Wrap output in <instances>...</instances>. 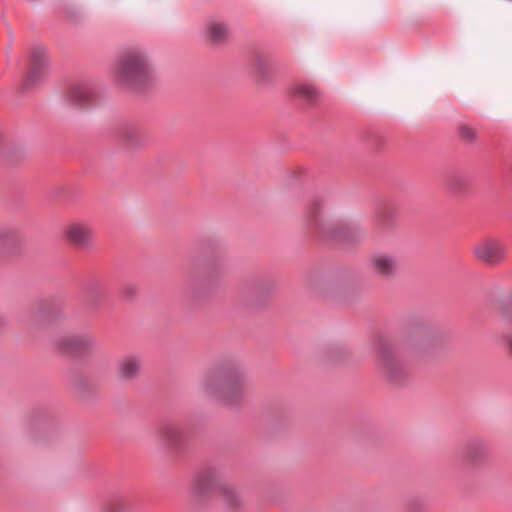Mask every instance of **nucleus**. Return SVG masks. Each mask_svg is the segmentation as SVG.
Masks as SVG:
<instances>
[{
	"instance_id": "1a4fd4ad",
	"label": "nucleus",
	"mask_w": 512,
	"mask_h": 512,
	"mask_svg": "<svg viewBox=\"0 0 512 512\" xmlns=\"http://www.w3.org/2000/svg\"><path fill=\"white\" fill-rule=\"evenodd\" d=\"M141 358L134 354L123 356L117 363L116 374L121 381L130 382L136 379L141 371Z\"/></svg>"
},
{
	"instance_id": "f257e3e1",
	"label": "nucleus",
	"mask_w": 512,
	"mask_h": 512,
	"mask_svg": "<svg viewBox=\"0 0 512 512\" xmlns=\"http://www.w3.org/2000/svg\"><path fill=\"white\" fill-rule=\"evenodd\" d=\"M154 60L145 48H130L117 58L113 77L117 86L123 89H140L150 85L155 79Z\"/></svg>"
},
{
	"instance_id": "9d476101",
	"label": "nucleus",
	"mask_w": 512,
	"mask_h": 512,
	"mask_svg": "<svg viewBox=\"0 0 512 512\" xmlns=\"http://www.w3.org/2000/svg\"><path fill=\"white\" fill-rule=\"evenodd\" d=\"M93 340L89 336L80 334L64 335L56 339L55 346L62 352L71 353L90 347Z\"/></svg>"
},
{
	"instance_id": "4468645a",
	"label": "nucleus",
	"mask_w": 512,
	"mask_h": 512,
	"mask_svg": "<svg viewBox=\"0 0 512 512\" xmlns=\"http://www.w3.org/2000/svg\"><path fill=\"white\" fill-rule=\"evenodd\" d=\"M69 96L77 104H86L92 101L93 91L86 85H76L70 89Z\"/></svg>"
},
{
	"instance_id": "ddd939ff",
	"label": "nucleus",
	"mask_w": 512,
	"mask_h": 512,
	"mask_svg": "<svg viewBox=\"0 0 512 512\" xmlns=\"http://www.w3.org/2000/svg\"><path fill=\"white\" fill-rule=\"evenodd\" d=\"M292 93H293V95H295L303 100H306L308 102H313V101L317 100V98L319 96V91L317 90V88L310 83L296 84L292 88Z\"/></svg>"
},
{
	"instance_id": "f3484780",
	"label": "nucleus",
	"mask_w": 512,
	"mask_h": 512,
	"mask_svg": "<svg viewBox=\"0 0 512 512\" xmlns=\"http://www.w3.org/2000/svg\"><path fill=\"white\" fill-rule=\"evenodd\" d=\"M505 349L508 356L512 359V333L505 337Z\"/></svg>"
},
{
	"instance_id": "9b49d317",
	"label": "nucleus",
	"mask_w": 512,
	"mask_h": 512,
	"mask_svg": "<svg viewBox=\"0 0 512 512\" xmlns=\"http://www.w3.org/2000/svg\"><path fill=\"white\" fill-rule=\"evenodd\" d=\"M230 35V29L227 23L220 20H209L204 26V36L212 44L224 43Z\"/></svg>"
},
{
	"instance_id": "f8f14e48",
	"label": "nucleus",
	"mask_w": 512,
	"mask_h": 512,
	"mask_svg": "<svg viewBox=\"0 0 512 512\" xmlns=\"http://www.w3.org/2000/svg\"><path fill=\"white\" fill-rule=\"evenodd\" d=\"M160 442L169 447L178 446L183 438V431L176 424H168L161 427L158 431Z\"/></svg>"
},
{
	"instance_id": "a211bd4d",
	"label": "nucleus",
	"mask_w": 512,
	"mask_h": 512,
	"mask_svg": "<svg viewBox=\"0 0 512 512\" xmlns=\"http://www.w3.org/2000/svg\"><path fill=\"white\" fill-rule=\"evenodd\" d=\"M5 318L4 316L0 313V327L3 326L5 324Z\"/></svg>"
},
{
	"instance_id": "7ed1b4c3",
	"label": "nucleus",
	"mask_w": 512,
	"mask_h": 512,
	"mask_svg": "<svg viewBox=\"0 0 512 512\" xmlns=\"http://www.w3.org/2000/svg\"><path fill=\"white\" fill-rule=\"evenodd\" d=\"M191 489L195 496L203 497L218 492L231 506L241 503V496L238 491L224 483L220 475L214 470L200 472L195 477Z\"/></svg>"
},
{
	"instance_id": "6ab92c4d",
	"label": "nucleus",
	"mask_w": 512,
	"mask_h": 512,
	"mask_svg": "<svg viewBox=\"0 0 512 512\" xmlns=\"http://www.w3.org/2000/svg\"><path fill=\"white\" fill-rule=\"evenodd\" d=\"M509 323L512 326V314L509 316Z\"/></svg>"
},
{
	"instance_id": "6e6552de",
	"label": "nucleus",
	"mask_w": 512,
	"mask_h": 512,
	"mask_svg": "<svg viewBox=\"0 0 512 512\" xmlns=\"http://www.w3.org/2000/svg\"><path fill=\"white\" fill-rule=\"evenodd\" d=\"M372 271L381 278L393 277L398 269L397 258L388 253H377L370 258Z\"/></svg>"
},
{
	"instance_id": "39448f33",
	"label": "nucleus",
	"mask_w": 512,
	"mask_h": 512,
	"mask_svg": "<svg viewBox=\"0 0 512 512\" xmlns=\"http://www.w3.org/2000/svg\"><path fill=\"white\" fill-rule=\"evenodd\" d=\"M48 58L45 51L41 48H35L30 55L29 69L21 82V88L29 91L38 86L47 76Z\"/></svg>"
},
{
	"instance_id": "dca6fc26",
	"label": "nucleus",
	"mask_w": 512,
	"mask_h": 512,
	"mask_svg": "<svg viewBox=\"0 0 512 512\" xmlns=\"http://www.w3.org/2000/svg\"><path fill=\"white\" fill-rule=\"evenodd\" d=\"M16 241V234L15 232L8 230V229H2L0 230V245H11Z\"/></svg>"
},
{
	"instance_id": "423d86ee",
	"label": "nucleus",
	"mask_w": 512,
	"mask_h": 512,
	"mask_svg": "<svg viewBox=\"0 0 512 512\" xmlns=\"http://www.w3.org/2000/svg\"><path fill=\"white\" fill-rule=\"evenodd\" d=\"M65 241L77 249H89L94 244L92 226L83 220H72L63 228Z\"/></svg>"
},
{
	"instance_id": "f03ea898",
	"label": "nucleus",
	"mask_w": 512,
	"mask_h": 512,
	"mask_svg": "<svg viewBox=\"0 0 512 512\" xmlns=\"http://www.w3.org/2000/svg\"><path fill=\"white\" fill-rule=\"evenodd\" d=\"M245 386V372L234 364H223L211 369L201 381V390L205 395L227 405H235L241 401Z\"/></svg>"
},
{
	"instance_id": "20e7f679",
	"label": "nucleus",
	"mask_w": 512,
	"mask_h": 512,
	"mask_svg": "<svg viewBox=\"0 0 512 512\" xmlns=\"http://www.w3.org/2000/svg\"><path fill=\"white\" fill-rule=\"evenodd\" d=\"M471 252L474 258L480 263L496 267L505 261L507 247L499 238L484 237L472 246Z\"/></svg>"
},
{
	"instance_id": "0eeeda50",
	"label": "nucleus",
	"mask_w": 512,
	"mask_h": 512,
	"mask_svg": "<svg viewBox=\"0 0 512 512\" xmlns=\"http://www.w3.org/2000/svg\"><path fill=\"white\" fill-rule=\"evenodd\" d=\"M376 368L383 379L395 384L401 383L407 375L403 362L390 351L381 353Z\"/></svg>"
},
{
	"instance_id": "2eb2a0df",
	"label": "nucleus",
	"mask_w": 512,
	"mask_h": 512,
	"mask_svg": "<svg viewBox=\"0 0 512 512\" xmlns=\"http://www.w3.org/2000/svg\"><path fill=\"white\" fill-rule=\"evenodd\" d=\"M459 135L463 140L472 142L476 139L477 134L474 128L468 125H461L459 127Z\"/></svg>"
}]
</instances>
